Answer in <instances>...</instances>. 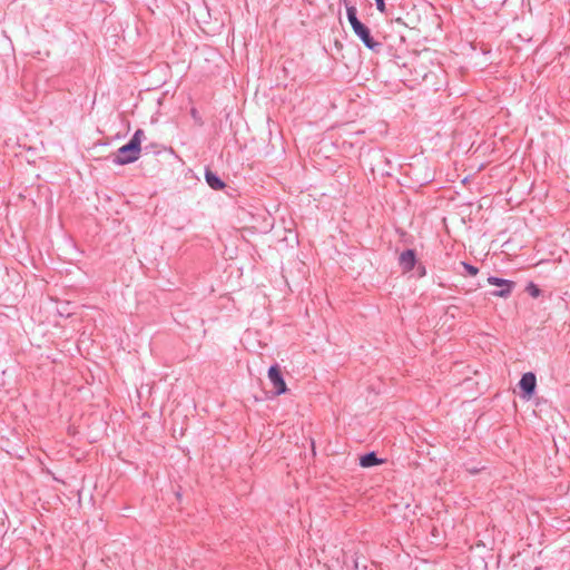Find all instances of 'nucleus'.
Segmentation results:
<instances>
[{
	"label": "nucleus",
	"mask_w": 570,
	"mask_h": 570,
	"mask_svg": "<svg viewBox=\"0 0 570 570\" xmlns=\"http://www.w3.org/2000/svg\"><path fill=\"white\" fill-rule=\"evenodd\" d=\"M346 7L347 19L354 33L362 40V42L371 50H379L381 43L375 41L370 32V29L357 19V9L354 6H350L347 0H342Z\"/></svg>",
	"instance_id": "obj_1"
},
{
	"label": "nucleus",
	"mask_w": 570,
	"mask_h": 570,
	"mask_svg": "<svg viewBox=\"0 0 570 570\" xmlns=\"http://www.w3.org/2000/svg\"><path fill=\"white\" fill-rule=\"evenodd\" d=\"M140 156V145H122L116 156V163L126 165L137 160Z\"/></svg>",
	"instance_id": "obj_2"
},
{
	"label": "nucleus",
	"mask_w": 570,
	"mask_h": 570,
	"mask_svg": "<svg viewBox=\"0 0 570 570\" xmlns=\"http://www.w3.org/2000/svg\"><path fill=\"white\" fill-rule=\"evenodd\" d=\"M268 379L275 389V395H281L287 392V385L278 365L269 367Z\"/></svg>",
	"instance_id": "obj_3"
},
{
	"label": "nucleus",
	"mask_w": 570,
	"mask_h": 570,
	"mask_svg": "<svg viewBox=\"0 0 570 570\" xmlns=\"http://www.w3.org/2000/svg\"><path fill=\"white\" fill-rule=\"evenodd\" d=\"M488 283L500 288L498 291L492 292V295L497 297H508L514 287V283L512 281L498 277H489Z\"/></svg>",
	"instance_id": "obj_4"
},
{
	"label": "nucleus",
	"mask_w": 570,
	"mask_h": 570,
	"mask_svg": "<svg viewBox=\"0 0 570 570\" xmlns=\"http://www.w3.org/2000/svg\"><path fill=\"white\" fill-rule=\"evenodd\" d=\"M521 390L525 393V396L530 399L537 386V377L533 373L528 372L522 375L520 383Z\"/></svg>",
	"instance_id": "obj_5"
},
{
	"label": "nucleus",
	"mask_w": 570,
	"mask_h": 570,
	"mask_svg": "<svg viewBox=\"0 0 570 570\" xmlns=\"http://www.w3.org/2000/svg\"><path fill=\"white\" fill-rule=\"evenodd\" d=\"M399 262H400V266L402 267L403 272L412 271L415 265V262H416L414 250L407 249V250L403 252L400 255Z\"/></svg>",
	"instance_id": "obj_6"
},
{
	"label": "nucleus",
	"mask_w": 570,
	"mask_h": 570,
	"mask_svg": "<svg viewBox=\"0 0 570 570\" xmlns=\"http://www.w3.org/2000/svg\"><path fill=\"white\" fill-rule=\"evenodd\" d=\"M206 180L208 185L215 190H220L225 187V184L222 181L219 177L213 174L210 170L206 171Z\"/></svg>",
	"instance_id": "obj_7"
},
{
	"label": "nucleus",
	"mask_w": 570,
	"mask_h": 570,
	"mask_svg": "<svg viewBox=\"0 0 570 570\" xmlns=\"http://www.w3.org/2000/svg\"><path fill=\"white\" fill-rule=\"evenodd\" d=\"M382 463L381 460H379L375 455V453H367L365 455H363L361 459H360V464L361 466L363 468H370V466H373V465H376V464H380Z\"/></svg>",
	"instance_id": "obj_8"
},
{
	"label": "nucleus",
	"mask_w": 570,
	"mask_h": 570,
	"mask_svg": "<svg viewBox=\"0 0 570 570\" xmlns=\"http://www.w3.org/2000/svg\"><path fill=\"white\" fill-rule=\"evenodd\" d=\"M525 291H527V292H528L532 297H538V296H540V294H541V291L539 289V287H538L535 284H533V283H530V284L527 286Z\"/></svg>",
	"instance_id": "obj_9"
},
{
	"label": "nucleus",
	"mask_w": 570,
	"mask_h": 570,
	"mask_svg": "<svg viewBox=\"0 0 570 570\" xmlns=\"http://www.w3.org/2000/svg\"><path fill=\"white\" fill-rule=\"evenodd\" d=\"M142 139H145L144 132L141 130H137L128 142H141Z\"/></svg>",
	"instance_id": "obj_10"
},
{
	"label": "nucleus",
	"mask_w": 570,
	"mask_h": 570,
	"mask_svg": "<svg viewBox=\"0 0 570 570\" xmlns=\"http://www.w3.org/2000/svg\"><path fill=\"white\" fill-rule=\"evenodd\" d=\"M462 265L471 276H475L479 273V269L472 265H469L466 263H462Z\"/></svg>",
	"instance_id": "obj_11"
},
{
	"label": "nucleus",
	"mask_w": 570,
	"mask_h": 570,
	"mask_svg": "<svg viewBox=\"0 0 570 570\" xmlns=\"http://www.w3.org/2000/svg\"><path fill=\"white\" fill-rule=\"evenodd\" d=\"M376 8L380 12H385V3L384 0H375Z\"/></svg>",
	"instance_id": "obj_12"
},
{
	"label": "nucleus",
	"mask_w": 570,
	"mask_h": 570,
	"mask_svg": "<svg viewBox=\"0 0 570 570\" xmlns=\"http://www.w3.org/2000/svg\"><path fill=\"white\" fill-rule=\"evenodd\" d=\"M191 116L195 120H197V110L196 109H191Z\"/></svg>",
	"instance_id": "obj_13"
}]
</instances>
